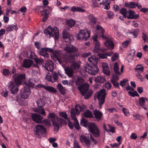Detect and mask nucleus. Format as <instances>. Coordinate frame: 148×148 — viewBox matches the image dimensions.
<instances>
[{"label": "nucleus", "instance_id": "nucleus-1", "mask_svg": "<svg viewBox=\"0 0 148 148\" xmlns=\"http://www.w3.org/2000/svg\"><path fill=\"white\" fill-rule=\"evenodd\" d=\"M63 50L66 53L70 54L61 58L62 55L61 52L59 51H57L51 54V57H53L55 60L58 62L59 64L62 63V61L66 63H72L75 60L77 59L78 54H73L78 51V49L75 47L71 45H69L65 46Z\"/></svg>", "mask_w": 148, "mask_h": 148}, {"label": "nucleus", "instance_id": "nucleus-2", "mask_svg": "<svg viewBox=\"0 0 148 148\" xmlns=\"http://www.w3.org/2000/svg\"><path fill=\"white\" fill-rule=\"evenodd\" d=\"M12 78L14 80L16 85L13 82H10L7 86L11 93L14 94L17 92L18 91V86L21 85L25 80V75L24 73L18 74L16 73L12 76Z\"/></svg>", "mask_w": 148, "mask_h": 148}, {"label": "nucleus", "instance_id": "nucleus-3", "mask_svg": "<svg viewBox=\"0 0 148 148\" xmlns=\"http://www.w3.org/2000/svg\"><path fill=\"white\" fill-rule=\"evenodd\" d=\"M48 119L52 122L55 131H58L62 124L66 125L67 121L61 118H59L54 112L49 113L47 116Z\"/></svg>", "mask_w": 148, "mask_h": 148}, {"label": "nucleus", "instance_id": "nucleus-4", "mask_svg": "<svg viewBox=\"0 0 148 148\" xmlns=\"http://www.w3.org/2000/svg\"><path fill=\"white\" fill-rule=\"evenodd\" d=\"M33 79H30L26 81L23 84L24 87L21 91L20 95L22 98L26 99L28 98L31 94L30 88L34 87V84L32 82Z\"/></svg>", "mask_w": 148, "mask_h": 148}, {"label": "nucleus", "instance_id": "nucleus-5", "mask_svg": "<svg viewBox=\"0 0 148 148\" xmlns=\"http://www.w3.org/2000/svg\"><path fill=\"white\" fill-rule=\"evenodd\" d=\"M89 85L85 84L81 85L78 87L80 93L82 96H84V98L85 99H89L92 95L93 92V90L89 89Z\"/></svg>", "mask_w": 148, "mask_h": 148}, {"label": "nucleus", "instance_id": "nucleus-6", "mask_svg": "<svg viewBox=\"0 0 148 148\" xmlns=\"http://www.w3.org/2000/svg\"><path fill=\"white\" fill-rule=\"evenodd\" d=\"M88 130L93 136L96 138L100 136V132L98 127L94 123H92L88 126Z\"/></svg>", "mask_w": 148, "mask_h": 148}, {"label": "nucleus", "instance_id": "nucleus-7", "mask_svg": "<svg viewBox=\"0 0 148 148\" xmlns=\"http://www.w3.org/2000/svg\"><path fill=\"white\" fill-rule=\"evenodd\" d=\"M88 130L93 136L96 138L100 136V132L98 127L94 123H92L88 126Z\"/></svg>", "mask_w": 148, "mask_h": 148}, {"label": "nucleus", "instance_id": "nucleus-8", "mask_svg": "<svg viewBox=\"0 0 148 148\" xmlns=\"http://www.w3.org/2000/svg\"><path fill=\"white\" fill-rule=\"evenodd\" d=\"M36 103L38 107L41 108H36L35 111L40 114L43 115V116L46 115V113L45 112L44 108H42L45 106V100L43 99H40L36 101Z\"/></svg>", "mask_w": 148, "mask_h": 148}, {"label": "nucleus", "instance_id": "nucleus-9", "mask_svg": "<svg viewBox=\"0 0 148 148\" xmlns=\"http://www.w3.org/2000/svg\"><path fill=\"white\" fill-rule=\"evenodd\" d=\"M44 33L48 34L50 37H53L54 34L56 38H58L59 37V30L57 27H55L53 29L51 27L49 26L45 30Z\"/></svg>", "mask_w": 148, "mask_h": 148}, {"label": "nucleus", "instance_id": "nucleus-10", "mask_svg": "<svg viewBox=\"0 0 148 148\" xmlns=\"http://www.w3.org/2000/svg\"><path fill=\"white\" fill-rule=\"evenodd\" d=\"M90 32L86 30H81L77 36V39L79 40H86L89 38Z\"/></svg>", "mask_w": 148, "mask_h": 148}, {"label": "nucleus", "instance_id": "nucleus-11", "mask_svg": "<svg viewBox=\"0 0 148 148\" xmlns=\"http://www.w3.org/2000/svg\"><path fill=\"white\" fill-rule=\"evenodd\" d=\"M80 65H71L69 67L68 66L64 68V71L69 76H71L73 73L74 71L75 72L78 71L80 68Z\"/></svg>", "mask_w": 148, "mask_h": 148}, {"label": "nucleus", "instance_id": "nucleus-12", "mask_svg": "<svg viewBox=\"0 0 148 148\" xmlns=\"http://www.w3.org/2000/svg\"><path fill=\"white\" fill-rule=\"evenodd\" d=\"M85 68V71L92 75H95L99 70L97 65H86Z\"/></svg>", "mask_w": 148, "mask_h": 148}, {"label": "nucleus", "instance_id": "nucleus-13", "mask_svg": "<svg viewBox=\"0 0 148 148\" xmlns=\"http://www.w3.org/2000/svg\"><path fill=\"white\" fill-rule=\"evenodd\" d=\"M106 93L104 89H102L99 92L97 95V99H100L99 103L100 106L102 105L104 103Z\"/></svg>", "mask_w": 148, "mask_h": 148}, {"label": "nucleus", "instance_id": "nucleus-14", "mask_svg": "<svg viewBox=\"0 0 148 148\" xmlns=\"http://www.w3.org/2000/svg\"><path fill=\"white\" fill-rule=\"evenodd\" d=\"M45 79L48 82L53 83L57 80L58 76L56 73H53L52 74L48 73L46 75Z\"/></svg>", "mask_w": 148, "mask_h": 148}, {"label": "nucleus", "instance_id": "nucleus-15", "mask_svg": "<svg viewBox=\"0 0 148 148\" xmlns=\"http://www.w3.org/2000/svg\"><path fill=\"white\" fill-rule=\"evenodd\" d=\"M71 116L72 119L74 121V126L77 130H79L80 128V125L79 122L75 115V110L74 108H72L71 111Z\"/></svg>", "mask_w": 148, "mask_h": 148}, {"label": "nucleus", "instance_id": "nucleus-16", "mask_svg": "<svg viewBox=\"0 0 148 148\" xmlns=\"http://www.w3.org/2000/svg\"><path fill=\"white\" fill-rule=\"evenodd\" d=\"M47 51L53 52V49L49 48H42L38 52L39 54L44 56L45 59H46L49 57V55L47 52Z\"/></svg>", "mask_w": 148, "mask_h": 148}, {"label": "nucleus", "instance_id": "nucleus-17", "mask_svg": "<svg viewBox=\"0 0 148 148\" xmlns=\"http://www.w3.org/2000/svg\"><path fill=\"white\" fill-rule=\"evenodd\" d=\"M35 132L38 135H43L46 133V129L42 125H37L36 127Z\"/></svg>", "mask_w": 148, "mask_h": 148}, {"label": "nucleus", "instance_id": "nucleus-18", "mask_svg": "<svg viewBox=\"0 0 148 148\" xmlns=\"http://www.w3.org/2000/svg\"><path fill=\"white\" fill-rule=\"evenodd\" d=\"M89 137L82 135L80 136V141L86 147H89L90 145L91 142L89 138Z\"/></svg>", "mask_w": 148, "mask_h": 148}, {"label": "nucleus", "instance_id": "nucleus-19", "mask_svg": "<svg viewBox=\"0 0 148 148\" xmlns=\"http://www.w3.org/2000/svg\"><path fill=\"white\" fill-rule=\"evenodd\" d=\"M31 117L33 121L38 123H41L43 119V116L36 113L32 114Z\"/></svg>", "mask_w": 148, "mask_h": 148}, {"label": "nucleus", "instance_id": "nucleus-20", "mask_svg": "<svg viewBox=\"0 0 148 148\" xmlns=\"http://www.w3.org/2000/svg\"><path fill=\"white\" fill-rule=\"evenodd\" d=\"M37 86L38 88H43L51 92H53L54 93H56L57 92V90L55 88L51 86H45L43 84H38Z\"/></svg>", "mask_w": 148, "mask_h": 148}, {"label": "nucleus", "instance_id": "nucleus-21", "mask_svg": "<svg viewBox=\"0 0 148 148\" xmlns=\"http://www.w3.org/2000/svg\"><path fill=\"white\" fill-rule=\"evenodd\" d=\"M96 29L99 32V35L100 37H101L103 39H108V38L107 36L104 35L103 34L105 32V30L101 26L99 25H97Z\"/></svg>", "mask_w": 148, "mask_h": 148}, {"label": "nucleus", "instance_id": "nucleus-22", "mask_svg": "<svg viewBox=\"0 0 148 148\" xmlns=\"http://www.w3.org/2000/svg\"><path fill=\"white\" fill-rule=\"evenodd\" d=\"M93 114L95 118L97 120L99 121L101 119L103 114L101 112L98 110H95L93 111Z\"/></svg>", "mask_w": 148, "mask_h": 148}, {"label": "nucleus", "instance_id": "nucleus-23", "mask_svg": "<svg viewBox=\"0 0 148 148\" xmlns=\"http://www.w3.org/2000/svg\"><path fill=\"white\" fill-rule=\"evenodd\" d=\"M128 16L127 17L129 19H136L139 16L138 14L135 15V12L133 11L129 10L128 12Z\"/></svg>", "mask_w": 148, "mask_h": 148}, {"label": "nucleus", "instance_id": "nucleus-24", "mask_svg": "<svg viewBox=\"0 0 148 148\" xmlns=\"http://www.w3.org/2000/svg\"><path fill=\"white\" fill-rule=\"evenodd\" d=\"M135 53V51L134 50H132L131 51L130 53L127 57V60L129 62H131L134 58Z\"/></svg>", "mask_w": 148, "mask_h": 148}, {"label": "nucleus", "instance_id": "nucleus-25", "mask_svg": "<svg viewBox=\"0 0 148 148\" xmlns=\"http://www.w3.org/2000/svg\"><path fill=\"white\" fill-rule=\"evenodd\" d=\"M105 46L107 47L110 49L112 50L114 48V45L113 42L111 40H107L104 43Z\"/></svg>", "mask_w": 148, "mask_h": 148}, {"label": "nucleus", "instance_id": "nucleus-26", "mask_svg": "<svg viewBox=\"0 0 148 148\" xmlns=\"http://www.w3.org/2000/svg\"><path fill=\"white\" fill-rule=\"evenodd\" d=\"M88 19L89 21L88 24L92 25L95 24L96 23V19L95 17L92 14L89 15L88 16Z\"/></svg>", "mask_w": 148, "mask_h": 148}, {"label": "nucleus", "instance_id": "nucleus-27", "mask_svg": "<svg viewBox=\"0 0 148 148\" xmlns=\"http://www.w3.org/2000/svg\"><path fill=\"white\" fill-rule=\"evenodd\" d=\"M88 61L91 64L93 65H96L97 64L98 59L94 56H92L88 59Z\"/></svg>", "mask_w": 148, "mask_h": 148}, {"label": "nucleus", "instance_id": "nucleus-28", "mask_svg": "<svg viewBox=\"0 0 148 148\" xmlns=\"http://www.w3.org/2000/svg\"><path fill=\"white\" fill-rule=\"evenodd\" d=\"M95 81L96 83H102L106 81L105 78L101 76H99L95 78Z\"/></svg>", "mask_w": 148, "mask_h": 148}, {"label": "nucleus", "instance_id": "nucleus-29", "mask_svg": "<svg viewBox=\"0 0 148 148\" xmlns=\"http://www.w3.org/2000/svg\"><path fill=\"white\" fill-rule=\"evenodd\" d=\"M110 2L108 0H105L104 2H100V4H103L104 8L107 10H108L110 8Z\"/></svg>", "mask_w": 148, "mask_h": 148}, {"label": "nucleus", "instance_id": "nucleus-30", "mask_svg": "<svg viewBox=\"0 0 148 148\" xmlns=\"http://www.w3.org/2000/svg\"><path fill=\"white\" fill-rule=\"evenodd\" d=\"M71 11L73 12H83L85 11L84 10L82 9L81 8L75 6H73L71 8Z\"/></svg>", "mask_w": 148, "mask_h": 148}, {"label": "nucleus", "instance_id": "nucleus-31", "mask_svg": "<svg viewBox=\"0 0 148 148\" xmlns=\"http://www.w3.org/2000/svg\"><path fill=\"white\" fill-rule=\"evenodd\" d=\"M57 87L62 94L64 95L66 93L65 88L61 84H58Z\"/></svg>", "mask_w": 148, "mask_h": 148}, {"label": "nucleus", "instance_id": "nucleus-32", "mask_svg": "<svg viewBox=\"0 0 148 148\" xmlns=\"http://www.w3.org/2000/svg\"><path fill=\"white\" fill-rule=\"evenodd\" d=\"M148 100V99L146 97H140L139 99V104L140 105L141 107L145 106L146 103L145 101H147Z\"/></svg>", "mask_w": 148, "mask_h": 148}, {"label": "nucleus", "instance_id": "nucleus-33", "mask_svg": "<svg viewBox=\"0 0 148 148\" xmlns=\"http://www.w3.org/2000/svg\"><path fill=\"white\" fill-rule=\"evenodd\" d=\"M84 116L86 118H92L93 117L91 111L89 110H87L83 114Z\"/></svg>", "mask_w": 148, "mask_h": 148}, {"label": "nucleus", "instance_id": "nucleus-34", "mask_svg": "<svg viewBox=\"0 0 148 148\" xmlns=\"http://www.w3.org/2000/svg\"><path fill=\"white\" fill-rule=\"evenodd\" d=\"M103 68V72L104 73L107 75H109L110 72V68L108 65H102Z\"/></svg>", "mask_w": 148, "mask_h": 148}, {"label": "nucleus", "instance_id": "nucleus-35", "mask_svg": "<svg viewBox=\"0 0 148 148\" xmlns=\"http://www.w3.org/2000/svg\"><path fill=\"white\" fill-rule=\"evenodd\" d=\"M125 6L128 8H135L137 6V4L134 2H130L129 3H125Z\"/></svg>", "mask_w": 148, "mask_h": 148}, {"label": "nucleus", "instance_id": "nucleus-36", "mask_svg": "<svg viewBox=\"0 0 148 148\" xmlns=\"http://www.w3.org/2000/svg\"><path fill=\"white\" fill-rule=\"evenodd\" d=\"M18 29V27L16 25L12 24L8 26L7 28L6 31L8 32H9L12 31L14 29L17 30Z\"/></svg>", "mask_w": 148, "mask_h": 148}, {"label": "nucleus", "instance_id": "nucleus-37", "mask_svg": "<svg viewBox=\"0 0 148 148\" xmlns=\"http://www.w3.org/2000/svg\"><path fill=\"white\" fill-rule=\"evenodd\" d=\"M27 57L34 59L36 57V56L35 55V53L30 51H28L26 52Z\"/></svg>", "mask_w": 148, "mask_h": 148}, {"label": "nucleus", "instance_id": "nucleus-38", "mask_svg": "<svg viewBox=\"0 0 148 148\" xmlns=\"http://www.w3.org/2000/svg\"><path fill=\"white\" fill-rule=\"evenodd\" d=\"M73 108L75 110V114H76L77 115L79 114L80 112L82 110L81 107L78 104L76 105L75 108Z\"/></svg>", "mask_w": 148, "mask_h": 148}, {"label": "nucleus", "instance_id": "nucleus-39", "mask_svg": "<svg viewBox=\"0 0 148 148\" xmlns=\"http://www.w3.org/2000/svg\"><path fill=\"white\" fill-rule=\"evenodd\" d=\"M64 41L66 42L69 43H71V42L73 40V38L72 35H70L66 36L65 38H63Z\"/></svg>", "mask_w": 148, "mask_h": 148}, {"label": "nucleus", "instance_id": "nucleus-40", "mask_svg": "<svg viewBox=\"0 0 148 148\" xmlns=\"http://www.w3.org/2000/svg\"><path fill=\"white\" fill-rule=\"evenodd\" d=\"M75 24V21L73 20H68L66 21V24L70 27H72Z\"/></svg>", "mask_w": 148, "mask_h": 148}, {"label": "nucleus", "instance_id": "nucleus-41", "mask_svg": "<svg viewBox=\"0 0 148 148\" xmlns=\"http://www.w3.org/2000/svg\"><path fill=\"white\" fill-rule=\"evenodd\" d=\"M98 55L100 58L101 59H105L107 58L108 56H110L111 54L107 53H104L98 54Z\"/></svg>", "mask_w": 148, "mask_h": 148}, {"label": "nucleus", "instance_id": "nucleus-42", "mask_svg": "<svg viewBox=\"0 0 148 148\" xmlns=\"http://www.w3.org/2000/svg\"><path fill=\"white\" fill-rule=\"evenodd\" d=\"M48 71L52 72L54 70V65H42Z\"/></svg>", "mask_w": 148, "mask_h": 148}, {"label": "nucleus", "instance_id": "nucleus-43", "mask_svg": "<svg viewBox=\"0 0 148 148\" xmlns=\"http://www.w3.org/2000/svg\"><path fill=\"white\" fill-rule=\"evenodd\" d=\"M114 71L115 74L118 75H121V73L119 71V68L118 65H114Z\"/></svg>", "mask_w": 148, "mask_h": 148}, {"label": "nucleus", "instance_id": "nucleus-44", "mask_svg": "<svg viewBox=\"0 0 148 148\" xmlns=\"http://www.w3.org/2000/svg\"><path fill=\"white\" fill-rule=\"evenodd\" d=\"M69 28L66 27L63 30L62 33L63 38H65L66 36L71 35L68 33Z\"/></svg>", "mask_w": 148, "mask_h": 148}, {"label": "nucleus", "instance_id": "nucleus-45", "mask_svg": "<svg viewBox=\"0 0 148 148\" xmlns=\"http://www.w3.org/2000/svg\"><path fill=\"white\" fill-rule=\"evenodd\" d=\"M35 62L37 64H42L44 62V60L41 58H38L37 56L34 59Z\"/></svg>", "mask_w": 148, "mask_h": 148}, {"label": "nucleus", "instance_id": "nucleus-46", "mask_svg": "<svg viewBox=\"0 0 148 148\" xmlns=\"http://www.w3.org/2000/svg\"><path fill=\"white\" fill-rule=\"evenodd\" d=\"M23 62V65H32L33 63L32 60L29 59H25Z\"/></svg>", "mask_w": 148, "mask_h": 148}, {"label": "nucleus", "instance_id": "nucleus-47", "mask_svg": "<svg viewBox=\"0 0 148 148\" xmlns=\"http://www.w3.org/2000/svg\"><path fill=\"white\" fill-rule=\"evenodd\" d=\"M94 44L95 45V46L94 49V51L96 53H97L100 50V48H99L100 44L99 42H97V43H95Z\"/></svg>", "mask_w": 148, "mask_h": 148}, {"label": "nucleus", "instance_id": "nucleus-48", "mask_svg": "<svg viewBox=\"0 0 148 148\" xmlns=\"http://www.w3.org/2000/svg\"><path fill=\"white\" fill-rule=\"evenodd\" d=\"M111 82L115 88L119 89H120L119 84L117 81H115L113 80H111Z\"/></svg>", "mask_w": 148, "mask_h": 148}, {"label": "nucleus", "instance_id": "nucleus-49", "mask_svg": "<svg viewBox=\"0 0 148 148\" xmlns=\"http://www.w3.org/2000/svg\"><path fill=\"white\" fill-rule=\"evenodd\" d=\"M139 30L138 29H136L133 32L130 33V34L131 36H134V38L136 37L138 34Z\"/></svg>", "mask_w": 148, "mask_h": 148}, {"label": "nucleus", "instance_id": "nucleus-50", "mask_svg": "<svg viewBox=\"0 0 148 148\" xmlns=\"http://www.w3.org/2000/svg\"><path fill=\"white\" fill-rule=\"evenodd\" d=\"M120 12L121 14L124 17L126 18L127 17L126 13H127V11L124 8H122L121 9Z\"/></svg>", "mask_w": 148, "mask_h": 148}, {"label": "nucleus", "instance_id": "nucleus-51", "mask_svg": "<svg viewBox=\"0 0 148 148\" xmlns=\"http://www.w3.org/2000/svg\"><path fill=\"white\" fill-rule=\"evenodd\" d=\"M3 75L5 76H8L10 74L11 75V73L10 72L8 69H6L3 70Z\"/></svg>", "mask_w": 148, "mask_h": 148}, {"label": "nucleus", "instance_id": "nucleus-52", "mask_svg": "<svg viewBox=\"0 0 148 148\" xmlns=\"http://www.w3.org/2000/svg\"><path fill=\"white\" fill-rule=\"evenodd\" d=\"M109 129L108 130V132H111L112 133H114L115 132V128L114 127L111 126L109 124L108 125Z\"/></svg>", "mask_w": 148, "mask_h": 148}, {"label": "nucleus", "instance_id": "nucleus-53", "mask_svg": "<svg viewBox=\"0 0 148 148\" xmlns=\"http://www.w3.org/2000/svg\"><path fill=\"white\" fill-rule=\"evenodd\" d=\"M128 81V80L127 79H123L120 82V86L122 87H123Z\"/></svg>", "mask_w": 148, "mask_h": 148}, {"label": "nucleus", "instance_id": "nucleus-54", "mask_svg": "<svg viewBox=\"0 0 148 148\" xmlns=\"http://www.w3.org/2000/svg\"><path fill=\"white\" fill-rule=\"evenodd\" d=\"M60 115L66 120H67L68 119L67 114L66 112H60L59 113Z\"/></svg>", "mask_w": 148, "mask_h": 148}, {"label": "nucleus", "instance_id": "nucleus-55", "mask_svg": "<svg viewBox=\"0 0 148 148\" xmlns=\"http://www.w3.org/2000/svg\"><path fill=\"white\" fill-rule=\"evenodd\" d=\"M41 15L43 16H48V11L47 10H44L41 11H40Z\"/></svg>", "mask_w": 148, "mask_h": 148}, {"label": "nucleus", "instance_id": "nucleus-56", "mask_svg": "<svg viewBox=\"0 0 148 148\" xmlns=\"http://www.w3.org/2000/svg\"><path fill=\"white\" fill-rule=\"evenodd\" d=\"M83 80L81 78H78L76 81V84L77 85H80L82 83Z\"/></svg>", "mask_w": 148, "mask_h": 148}, {"label": "nucleus", "instance_id": "nucleus-57", "mask_svg": "<svg viewBox=\"0 0 148 148\" xmlns=\"http://www.w3.org/2000/svg\"><path fill=\"white\" fill-rule=\"evenodd\" d=\"M118 75L116 74H113L112 75V78L111 80H113L115 81H117L119 79V77L118 76Z\"/></svg>", "mask_w": 148, "mask_h": 148}, {"label": "nucleus", "instance_id": "nucleus-58", "mask_svg": "<svg viewBox=\"0 0 148 148\" xmlns=\"http://www.w3.org/2000/svg\"><path fill=\"white\" fill-rule=\"evenodd\" d=\"M88 137H89L90 139H91V140L96 145L97 143V142L95 139L92 137V135L90 134H89L88 135Z\"/></svg>", "mask_w": 148, "mask_h": 148}, {"label": "nucleus", "instance_id": "nucleus-59", "mask_svg": "<svg viewBox=\"0 0 148 148\" xmlns=\"http://www.w3.org/2000/svg\"><path fill=\"white\" fill-rule=\"evenodd\" d=\"M136 76L138 79L140 80V81L143 82V78L141 75L139 73H138L136 74Z\"/></svg>", "mask_w": 148, "mask_h": 148}, {"label": "nucleus", "instance_id": "nucleus-60", "mask_svg": "<svg viewBox=\"0 0 148 148\" xmlns=\"http://www.w3.org/2000/svg\"><path fill=\"white\" fill-rule=\"evenodd\" d=\"M144 68L143 67H137L135 69V70L137 72H143V71Z\"/></svg>", "mask_w": 148, "mask_h": 148}, {"label": "nucleus", "instance_id": "nucleus-61", "mask_svg": "<svg viewBox=\"0 0 148 148\" xmlns=\"http://www.w3.org/2000/svg\"><path fill=\"white\" fill-rule=\"evenodd\" d=\"M122 110L124 114L126 116H128L129 115L128 110L126 108H123Z\"/></svg>", "mask_w": 148, "mask_h": 148}, {"label": "nucleus", "instance_id": "nucleus-62", "mask_svg": "<svg viewBox=\"0 0 148 148\" xmlns=\"http://www.w3.org/2000/svg\"><path fill=\"white\" fill-rule=\"evenodd\" d=\"M87 123V121L86 120L84 119H82L80 122V124L81 125L83 126H85L86 125Z\"/></svg>", "mask_w": 148, "mask_h": 148}, {"label": "nucleus", "instance_id": "nucleus-63", "mask_svg": "<svg viewBox=\"0 0 148 148\" xmlns=\"http://www.w3.org/2000/svg\"><path fill=\"white\" fill-rule=\"evenodd\" d=\"M118 54L116 53H115L114 55L112 56V60L113 61L115 60L118 58Z\"/></svg>", "mask_w": 148, "mask_h": 148}, {"label": "nucleus", "instance_id": "nucleus-64", "mask_svg": "<svg viewBox=\"0 0 148 148\" xmlns=\"http://www.w3.org/2000/svg\"><path fill=\"white\" fill-rule=\"evenodd\" d=\"M107 14L108 17L110 18H111L114 15L113 13L110 11H108L107 12Z\"/></svg>", "mask_w": 148, "mask_h": 148}]
</instances>
